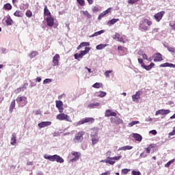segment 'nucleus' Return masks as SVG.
<instances>
[{
    "instance_id": "obj_11",
    "label": "nucleus",
    "mask_w": 175,
    "mask_h": 175,
    "mask_svg": "<svg viewBox=\"0 0 175 175\" xmlns=\"http://www.w3.org/2000/svg\"><path fill=\"white\" fill-rule=\"evenodd\" d=\"M140 95H143V91H138L132 96L133 102H139L140 100Z\"/></svg>"
},
{
    "instance_id": "obj_62",
    "label": "nucleus",
    "mask_w": 175,
    "mask_h": 175,
    "mask_svg": "<svg viewBox=\"0 0 175 175\" xmlns=\"http://www.w3.org/2000/svg\"><path fill=\"white\" fill-rule=\"evenodd\" d=\"M36 81H38V83H40V81H42V78H40V77H37Z\"/></svg>"
},
{
    "instance_id": "obj_28",
    "label": "nucleus",
    "mask_w": 175,
    "mask_h": 175,
    "mask_svg": "<svg viewBox=\"0 0 175 175\" xmlns=\"http://www.w3.org/2000/svg\"><path fill=\"white\" fill-rule=\"evenodd\" d=\"M6 25H12L13 24V20L12 19V17L10 16H8L7 17V19L5 21Z\"/></svg>"
},
{
    "instance_id": "obj_51",
    "label": "nucleus",
    "mask_w": 175,
    "mask_h": 175,
    "mask_svg": "<svg viewBox=\"0 0 175 175\" xmlns=\"http://www.w3.org/2000/svg\"><path fill=\"white\" fill-rule=\"evenodd\" d=\"M138 62H139V64H141L142 68H143V66H144L145 64H144V62H143V59L138 58Z\"/></svg>"
},
{
    "instance_id": "obj_34",
    "label": "nucleus",
    "mask_w": 175,
    "mask_h": 175,
    "mask_svg": "<svg viewBox=\"0 0 175 175\" xmlns=\"http://www.w3.org/2000/svg\"><path fill=\"white\" fill-rule=\"evenodd\" d=\"M92 87L93 88H102V87H103V83L96 82L92 85Z\"/></svg>"
},
{
    "instance_id": "obj_21",
    "label": "nucleus",
    "mask_w": 175,
    "mask_h": 175,
    "mask_svg": "<svg viewBox=\"0 0 175 175\" xmlns=\"http://www.w3.org/2000/svg\"><path fill=\"white\" fill-rule=\"evenodd\" d=\"M71 154L75 157L73 159H71V162H75L80 159V153H79L78 152H72Z\"/></svg>"
},
{
    "instance_id": "obj_29",
    "label": "nucleus",
    "mask_w": 175,
    "mask_h": 175,
    "mask_svg": "<svg viewBox=\"0 0 175 175\" xmlns=\"http://www.w3.org/2000/svg\"><path fill=\"white\" fill-rule=\"evenodd\" d=\"M82 13L83 16L87 17V18H88L89 20L92 18V15H91V14H90V12H88L87 10L82 11Z\"/></svg>"
},
{
    "instance_id": "obj_54",
    "label": "nucleus",
    "mask_w": 175,
    "mask_h": 175,
    "mask_svg": "<svg viewBox=\"0 0 175 175\" xmlns=\"http://www.w3.org/2000/svg\"><path fill=\"white\" fill-rule=\"evenodd\" d=\"M93 13H95L96 12H99V8L96 7V6H94L92 8V9Z\"/></svg>"
},
{
    "instance_id": "obj_57",
    "label": "nucleus",
    "mask_w": 175,
    "mask_h": 175,
    "mask_svg": "<svg viewBox=\"0 0 175 175\" xmlns=\"http://www.w3.org/2000/svg\"><path fill=\"white\" fill-rule=\"evenodd\" d=\"M132 174H133V175H140V172H139V171H135V170H133V171H132Z\"/></svg>"
},
{
    "instance_id": "obj_53",
    "label": "nucleus",
    "mask_w": 175,
    "mask_h": 175,
    "mask_svg": "<svg viewBox=\"0 0 175 175\" xmlns=\"http://www.w3.org/2000/svg\"><path fill=\"white\" fill-rule=\"evenodd\" d=\"M160 68H167L169 66V63H164L161 64L160 66Z\"/></svg>"
},
{
    "instance_id": "obj_41",
    "label": "nucleus",
    "mask_w": 175,
    "mask_h": 175,
    "mask_svg": "<svg viewBox=\"0 0 175 175\" xmlns=\"http://www.w3.org/2000/svg\"><path fill=\"white\" fill-rule=\"evenodd\" d=\"M106 44H100L96 46V50H103V49H105V47H106Z\"/></svg>"
},
{
    "instance_id": "obj_26",
    "label": "nucleus",
    "mask_w": 175,
    "mask_h": 175,
    "mask_svg": "<svg viewBox=\"0 0 175 175\" xmlns=\"http://www.w3.org/2000/svg\"><path fill=\"white\" fill-rule=\"evenodd\" d=\"M133 137H134L135 140H136L137 142H142L143 137L137 133H134Z\"/></svg>"
},
{
    "instance_id": "obj_20",
    "label": "nucleus",
    "mask_w": 175,
    "mask_h": 175,
    "mask_svg": "<svg viewBox=\"0 0 175 175\" xmlns=\"http://www.w3.org/2000/svg\"><path fill=\"white\" fill-rule=\"evenodd\" d=\"M17 144V139L16 137V133H13L12 134L11 139H10V144L11 146H16Z\"/></svg>"
},
{
    "instance_id": "obj_38",
    "label": "nucleus",
    "mask_w": 175,
    "mask_h": 175,
    "mask_svg": "<svg viewBox=\"0 0 175 175\" xmlns=\"http://www.w3.org/2000/svg\"><path fill=\"white\" fill-rule=\"evenodd\" d=\"M3 8L5 10H12V5L8 3L3 5Z\"/></svg>"
},
{
    "instance_id": "obj_60",
    "label": "nucleus",
    "mask_w": 175,
    "mask_h": 175,
    "mask_svg": "<svg viewBox=\"0 0 175 175\" xmlns=\"http://www.w3.org/2000/svg\"><path fill=\"white\" fill-rule=\"evenodd\" d=\"M170 25L171 26L172 29L175 30V23H170Z\"/></svg>"
},
{
    "instance_id": "obj_55",
    "label": "nucleus",
    "mask_w": 175,
    "mask_h": 175,
    "mask_svg": "<svg viewBox=\"0 0 175 175\" xmlns=\"http://www.w3.org/2000/svg\"><path fill=\"white\" fill-rule=\"evenodd\" d=\"M175 135V126H174L172 132L169 133L168 135L170 136H174Z\"/></svg>"
},
{
    "instance_id": "obj_58",
    "label": "nucleus",
    "mask_w": 175,
    "mask_h": 175,
    "mask_svg": "<svg viewBox=\"0 0 175 175\" xmlns=\"http://www.w3.org/2000/svg\"><path fill=\"white\" fill-rule=\"evenodd\" d=\"M142 57L144 58V59H146V61L147 59H148V56H147V54L146 53L142 54Z\"/></svg>"
},
{
    "instance_id": "obj_50",
    "label": "nucleus",
    "mask_w": 175,
    "mask_h": 175,
    "mask_svg": "<svg viewBox=\"0 0 175 175\" xmlns=\"http://www.w3.org/2000/svg\"><path fill=\"white\" fill-rule=\"evenodd\" d=\"M77 2H78L79 5H80V6H84L85 1H84V0H77Z\"/></svg>"
},
{
    "instance_id": "obj_43",
    "label": "nucleus",
    "mask_w": 175,
    "mask_h": 175,
    "mask_svg": "<svg viewBox=\"0 0 175 175\" xmlns=\"http://www.w3.org/2000/svg\"><path fill=\"white\" fill-rule=\"evenodd\" d=\"M25 15H26V17L31 18V17H32V12L29 10H27L25 13Z\"/></svg>"
},
{
    "instance_id": "obj_4",
    "label": "nucleus",
    "mask_w": 175,
    "mask_h": 175,
    "mask_svg": "<svg viewBox=\"0 0 175 175\" xmlns=\"http://www.w3.org/2000/svg\"><path fill=\"white\" fill-rule=\"evenodd\" d=\"M56 118L59 121H66L67 122H72V119H70V116L66 113H64V112L60 113L56 116Z\"/></svg>"
},
{
    "instance_id": "obj_3",
    "label": "nucleus",
    "mask_w": 175,
    "mask_h": 175,
    "mask_svg": "<svg viewBox=\"0 0 175 175\" xmlns=\"http://www.w3.org/2000/svg\"><path fill=\"white\" fill-rule=\"evenodd\" d=\"M85 135V132L81 131L77 133L73 139V142L75 144L81 143L83 140H84V135Z\"/></svg>"
},
{
    "instance_id": "obj_46",
    "label": "nucleus",
    "mask_w": 175,
    "mask_h": 175,
    "mask_svg": "<svg viewBox=\"0 0 175 175\" xmlns=\"http://www.w3.org/2000/svg\"><path fill=\"white\" fill-rule=\"evenodd\" d=\"M139 1H140V0H128V3H129V5H134V3H136Z\"/></svg>"
},
{
    "instance_id": "obj_13",
    "label": "nucleus",
    "mask_w": 175,
    "mask_h": 175,
    "mask_svg": "<svg viewBox=\"0 0 175 175\" xmlns=\"http://www.w3.org/2000/svg\"><path fill=\"white\" fill-rule=\"evenodd\" d=\"M154 57V62H161V61H163V57L162 56V54L158 53H154L153 55Z\"/></svg>"
},
{
    "instance_id": "obj_2",
    "label": "nucleus",
    "mask_w": 175,
    "mask_h": 175,
    "mask_svg": "<svg viewBox=\"0 0 175 175\" xmlns=\"http://www.w3.org/2000/svg\"><path fill=\"white\" fill-rule=\"evenodd\" d=\"M152 25V22L147 18H144L139 22V29L143 31H148V27Z\"/></svg>"
},
{
    "instance_id": "obj_16",
    "label": "nucleus",
    "mask_w": 175,
    "mask_h": 175,
    "mask_svg": "<svg viewBox=\"0 0 175 175\" xmlns=\"http://www.w3.org/2000/svg\"><path fill=\"white\" fill-rule=\"evenodd\" d=\"M111 122L113 124H116L117 125H120V124H122L123 121L121 118L116 117V118H111Z\"/></svg>"
},
{
    "instance_id": "obj_40",
    "label": "nucleus",
    "mask_w": 175,
    "mask_h": 175,
    "mask_svg": "<svg viewBox=\"0 0 175 175\" xmlns=\"http://www.w3.org/2000/svg\"><path fill=\"white\" fill-rule=\"evenodd\" d=\"M99 103H91V104H90L88 106V107L89 108V109H94V107H98V106H99Z\"/></svg>"
},
{
    "instance_id": "obj_47",
    "label": "nucleus",
    "mask_w": 175,
    "mask_h": 175,
    "mask_svg": "<svg viewBox=\"0 0 175 175\" xmlns=\"http://www.w3.org/2000/svg\"><path fill=\"white\" fill-rule=\"evenodd\" d=\"M168 51H170V53H175V48L173 46H167V47Z\"/></svg>"
},
{
    "instance_id": "obj_37",
    "label": "nucleus",
    "mask_w": 175,
    "mask_h": 175,
    "mask_svg": "<svg viewBox=\"0 0 175 175\" xmlns=\"http://www.w3.org/2000/svg\"><path fill=\"white\" fill-rule=\"evenodd\" d=\"M109 161H120L121 158H122V156H117L114 157H107Z\"/></svg>"
},
{
    "instance_id": "obj_18",
    "label": "nucleus",
    "mask_w": 175,
    "mask_h": 175,
    "mask_svg": "<svg viewBox=\"0 0 175 175\" xmlns=\"http://www.w3.org/2000/svg\"><path fill=\"white\" fill-rule=\"evenodd\" d=\"M111 12V8H108L107 10H106L105 11L99 14L98 20H102V18H103V17L106 16V14H109V13H110Z\"/></svg>"
},
{
    "instance_id": "obj_9",
    "label": "nucleus",
    "mask_w": 175,
    "mask_h": 175,
    "mask_svg": "<svg viewBox=\"0 0 175 175\" xmlns=\"http://www.w3.org/2000/svg\"><path fill=\"white\" fill-rule=\"evenodd\" d=\"M163 16H165V11H161L154 15V18L157 21V23H159L161 20H162Z\"/></svg>"
},
{
    "instance_id": "obj_64",
    "label": "nucleus",
    "mask_w": 175,
    "mask_h": 175,
    "mask_svg": "<svg viewBox=\"0 0 175 175\" xmlns=\"http://www.w3.org/2000/svg\"><path fill=\"white\" fill-rule=\"evenodd\" d=\"M118 51H122V46H118Z\"/></svg>"
},
{
    "instance_id": "obj_33",
    "label": "nucleus",
    "mask_w": 175,
    "mask_h": 175,
    "mask_svg": "<svg viewBox=\"0 0 175 175\" xmlns=\"http://www.w3.org/2000/svg\"><path fill=\"white\" fill-rule=\"evenodd\" d=\"M154 147H155L154 146V144H151L147 148H145L146 154H150V152H151V149L154 148Z\"/></svg>"
},
{
    "instance_id": "obj_23",
    "label": "nucleus",
    "mask_w": 175,
    "mask_h": 175,
    "mask_svg": "<svg viewBox=\"0 0 175 175\" xmlns=\"http://www.w3.org/2000/svg\"><path fill=\"white\" fill-rule=\"evenodd\" d=\"M51 122H41L38 124L39 128H45V126H50Z\"/></svg>"
},
{
    "instance_id": "obj_30",
    "label": "nucleus",
    "mask_w": 175,
    "mask_h": 175,
    "mask_svg": "<svg viewBox=\"0 0 175 175\" xmlns=\"http://www.w3.org/2000/svg\"><path fill=\"white\" fill-rule=\"evenodd\" d=\"M14 16H15V17H23L24 16V14L20 10H16L14 13Z\"/></svg>"
},
{
    "instance_id": "obj_12",
    "label": "nucleus",
    "mask_w": 175,
    "mask_h": 175,
    "mask_svg": "<svg viewBox=\"0 0 175 175\" xmlns=\"http://www.w3.org/2000/svg\"><path fill=\"white\" fill-rule=\"evenodd\" d=\"M56 107L58 109L59 113H64V103L61 100H56Z\"/></svg>"
},
{
    "instance_id": "obj_25",
    "label": "nucleus",
    "mask_w": 175,
    "mask_h": 175,
    "mask_svg": "<svg viewBox=\"0 0 175 175\" xmlns=\"http://www.w3.org/2000/svg\"><path fill=\"white\" fill-rule=\"evenodd\" d=\"M154 66H155V64L152 62L149 66H146V64L144 65L142 68H144V69H146V70H151V69H152Z\"/></svg>"
},
{
    "instance_id": "obj_14",
    "label": "nucleus",
    "mask_w": 175,
    "mask_h": 175,
    "mask_svg": "<svg viewBox=\"0 0 175 175\" xmlns=\"http://www.w3.org/2000/svg\"><path fill=\"white\" fill-rule=\"evenodd\" d=\"M59 54H56L53 58V66H58L59 65Z\"/></svg>"
},
{
    "instance_id": "obj_35",
    "label": "nucleus",
    "mask_w": 175,
    "mask_h": 175,
    "mask_svg": "<svg viewBox=\"0 0 175 175\" xmlns=\"http://www.w3.org/2000/svg\"><path fill=\"white\" fill-rule=\"evenodd\" d=\"M117 21H120V19H118V18H113V19L109 21L108 24L109 25H114V24H116V23H117Z\"/></svg>"
},
{
    "instance_id": "obj_15",
    "label": "nucleus",
    "mask_w": 175,
    "mask_h": 175,
    "mask_svg": "<svg viewBox=\"0 0 175 175\" xmlns=\"http://www.w3.org/2000/svg\"><path fill=\"white\" fill-rule=\"evenodd\" d=\"M105 117H117V113L112 111L110 109H107L105 113Z\"/></svg>"
},
{
    "instance_id": "obj_17",
    "label": "nucleus",
    "mask_w": 175,
    "mask_h": 175,
    "mask_svg": "<svg viewBox=\"0 0 175 175\" xmlns=\"http://www.w3.org/2000/svg\"><path fill=\"white\" fill-rule=\"evenodd\" d=\"M113 39L115 40H118V42H120L122 43H125V41L124 40V38L121 37V35L118 33H116L115 35L113 37Z\"/></svg>"
},
{
    "instance_id": "obj_6",
    "label": "nucleus",
    "mask_w": 175,
    "mask_h": 175,
    "mask_svg": "<svg viewBox=\"0 0 175 175\" xmlns=\"http://www.w3.org/2000/svg\"><path fill=\"white\" fill-rule=\"evenodd\" d=\"M16 103L20 107H24L28 102L27 101V97L25 96H18L16 98Z\"/></svg>"
},
{
    "instance_id": "obj_1",
    "label": "nucleus",
    "mask_w": 175,
    "mask_h": 175,
    "mask_svg": "<svg viewBox=\"0 0 175 175\" xmlns=\"http://www.w3.org/2000/svg\"><path fill=\"white\" fill-rule=\"evenodd\" d=\"M44 159H49V161H51V162H57L58 163H64V159L57 154L53 156L44 154Z\"/></svg>"
},
{
    "instance_id": "obj_61",
    "label": "nucleus",
    "mask_w": 175,
    "mask_h": 175,
    "mask_svg": "<svg viewBox=\"0 0 175 175\" xmlns=\"http://www.w3.org/2000/svg\"><path fill=\"white\" fill-rule=\"evenodd\" d=\"M168 68H175V64L168 63Z\"/></svg>"
},
{
    "instance_id": "obj_7",
    "label": "nucleus",
    "mask_w": 175,
    "mask_h": 175,
    "mask_svg": "<svg viewBox=\"0 0 175 175\" xmlns=\"http://www.w3.org/2000/svg\"><path fill=\"white\" fill-rule=\"evenodd\" d=\"M95 122V119L93 118H85L82 120H79L76 126H80V125H83L84 124H87V122H91L92 124Z\"/></svg>"
},
{
    "instance_id": "obj_31",
    "label": "nucleus",
    "mask_w": 175,
    "mask_h": 175,
    "mask_svg": "<svg viewBox=\"0 0 175 175\" xmlns=\"http://www.w3.org/2000/svg\"><path fill=\"white\" fill-rule=\"evenodd\" d=\"M100 162L103 163H109V165H114V163H116L115 161H111L110 159L101 160Z\"/></svg>"
},
{
    "instance_id": "obj_39",
    "label": "nucleus",
    "mask_w": 175,
    "mask_h": 175,
    "mask_svg": "<svg viewBox=\"0 0 175 175\" xmlns=\"http://www.w3.org/2000/svg\"><path fill=\"white\" fill-rule=\"evenodd\" d=\"M38 51H33L29 55V58H35L36 55H38Z\"/></svg>"
},
{
    "instance_id": "obj_5",
    "label": "nucleus",
    "mask_w": 175,
    "mask_h": 175,
    "mask_svg": "<svg viewBox=\"0 0 175 175\" xmlns=\"http://www.w3.org/2000/svg\"><path fill=\"white\" fill-rule=\"evenodd\" d=\"M90 50H91V49H90V47L86 46L85 48V51H81L79 54L75 53L74 55L75 59H78V61H80V58H83V55H86V54H88L90 52Z\"/></svg>"
},
{
    "instance_id": "obj_45",
    "label": "nucleus",
    "mask_w": 175,
    "mask_h": 175,
    "mask_svg": "<svg viewBox=\"0 0 175 175\" xmlns=\"http://www.w3.org/2000/svg\"><path fill=\"white\" fill-rule=\"evenodd\" d=\"M106 95H107V93H106L105 92H103V91H100V94H98V96L100 98H105V96H106Z\"/></svg>"
},
{
    "instance_id": "obj_49",
    "label": "nucleus",
    "mask_w": 175,
    "mask_h": 175,
    "mask_svg": "<svg viewBox=\"0 0 175 175\" xmlns=\"http://www.w3.org/2000/svg\"><path fill=\"white\" fill-rule=\"evenodd\" d=\"M136 124H140V122H139V121H133V122L129 123V125L130 126H133V125H136Z\"/></svg>"
},
{
    "instance_id": "obj_56",
    "label": "nucleus",
    "mask_w": 175,
    "mask_h": 175,
    "mask_svg": "<svg viewBox=\"0 0 175 175\" xmlns=\"http://www.w3.org/2000/svg\"><path fill=\"white\" fill-rule=\"evenodd\" d=\"M80 44L82 47H85V46H90V42H81Z\"/></svg>"
},
{
    "instance_id": "obj_44",
    "label": "nucleus",
    "mask_w": 175,
    "mask_h": 175,
    "mask_svg": "<svg viewBox=\"0 0 175 175\" xmlns=\"http://www.w3.org/2000/svg\"><path fill=\"white\" fill-rule=\"evenodd\" d=\"M129 172H131V169H122V174H128L129 173Z\"/></svg>"
},
{
    "instance_id": "obj_52",
    "label": "nucleus",
    "mask_w": 175,
    "mask_h": 175,
    "mask_svg": "<svg viewBox=\"0 0 175 175\" xmlns=\"http://www.w3.org/2000/svg\"><path fill=\"white\" fill-rule=\"evenodd\" d=\"M51 81H52L51 79H46L44 80L43 83L49 84V83H51Z\"/></svg>"
},
{
    "instance_id": "obj_42",
    "label": "nucleus",
    "mask_w": 175,
    "mask_h": 175,
    "mask_svg": "<svg viewBox=\"0 0 175 175\" xmlns=\"http://www.w3.org/2000/svg\"><path fill=\"white\" fill-rule=\"evenodd\" d=\"M174 162H175V159H173L170 161H169L165 165V167H170V165H172V163H174Z\"/></svg>"
},
{
    "instance_id": "obj_8",
    "label": "nucleus",
    "mask_w": 175,
    "mask_h": 175,
    "mask_svg": "<svg viewBox=\"0 0 175 175\" xmlns=\"http://www.w3.org/2000/svg\"><path fill=\"white\" fill-rule=\"evenodd\" d=\"M90 137L92 139V146H95V144H98V143H99V137H98L97 133H95V134H91Z\"/></svg>"
},
{
    "instance_id": "obj_48",
    "label": "nucleus",
    "mask_w": 175,
    "mask_h": 175,
    "mask_svg": "<svg viewBox=\"0 0 175 175\" xmlns=\"http://www.w3.org/2000/svg\"><path fill=\"white\" fill-rule=\"evenodd\" d=\"M113 71L112 70H107L104 73L105 77H110V73H111Z\"/></svg>"
},
{
    "instance_id": "obj_32",
    "label": "nucleus",
    "mask_w": 175,
    "mask_h": 175,
    "mask_svg": "<svg viewBox=\"0 0 175 175\" xmlns=\"http://www.w3.org/2000/svg\"><path fill=\"white\" fill-rule=\"evenodd\" d=\"M133 148V146H125L120 148L119 150H120L122 151H126V150H132Z\"/></svg>"
},
{
    "instance_id": "obj_36",
    "label": "nucleus",
    "mask_w": 175,
    "mask_h": 175,
    "mask_svg": "<svg viewBox=\"0 0 175 175\" xmlns=\"http://www.w3.org/2000/svg\"><path fill=\"white\" fill-rule=\"evenodd\" d=\"M104 32H105V30H100L99 31H96L94 34L90 36V38H94L95 36H98V35H102V33H103Z\"/></svg>"
},
{
    "instance_id": "obj_27",
    "label": "nucleus",
    "mask_w": 175,
    "mask_h": 175,
    "mask_svg": "<svg viewBox=\"0 0 175 175\" xmlns=\"http://www.w3.org/2000/svg\"><path fill=\"white\" fill-rule=\"evenodd\" d=\"M44 16H49V17L51 16V12L49 10L47 5H45L44 8Z\"/></svg>"
},
{
    "instance_id": "obj_24",
    "label": "nucleus",
    "mask_w": 175,
    "mask_h": 175,
    "mask_svg": "<svg viewBox=\"0 0 175 175\" xmlns=\"http://www.w3.org/2000/svg\"><path fill=\"white\" fill-rule=\"evenodd\" d=\"M16 107V100H13L10 105V109L9 111L10 113H13V110L14 109V108Z\"/></svg>"
},
{
    "instance_id": "obj_63",
    "label": "nucleus",
    "mask_w": 175,
    "mask_h": 175,
    "mask_svg": "<svg viewBox=\"0 0 175 175\" xmlns=\"http://www.w3.org/2000/svg\"><path fill=\"white\" fill-rule=\"evenodd\" d=\"M150 133H152V135H157V131L155 130L150 131Z\"/></svg>"
},
{
    "instance_id": "obj_22",
    "label": "nucleus",
    "mask_w": 175,
    "mask_h": 175,
    "mask_svg": "<svg viewBox=\"0 0 175 175\" xmlns=\"http://www.w3.org/2000/svg\"><path fill=\"white\" fill-rule=\"evenodd\" d=\"M27 85H28V83H25L23 87L15 90V94H20V92H22V91H25V90H27Z\"/></svg>"
},
{
    "instance_id": "obj_19",
    "label": "nucleus",
    "mask_w": 175,
    "mask_h": 175,
    "mask_svg": "<svg viewBox=\"0 0 175 175\" xmlns=\"http://www.w3.org/2000/svg\"><path fill=\"white\" fill-rule=\"evenodd\" d=\"M48 27H53L54 25V18L48 16L46 19Z\"/></svg>"
},
{
    "instance_id": "obj_59",
    "label": "nucleus",
    "mask_w": 175,
    "mask_h": 175,
    "mask_svg": "<svg viewBox=\"0 0 175 175\" xmlns=\"http://www.w3.org/2000/svg\"><path fill=\"white\" fill-rule=\"evenodd\" d=\"M27 166H32V165H33V161H27Z\"/></svg>"
},
{
    "instance_id": "obj_10",
    "label": "nucleus",
    "mask_w": 175,
    "mask_h": 175,
    "mask_svg": "<svg viewBox=\"0 0 175 175\" xmlns=\"http://www.w3.org/2000/svg\"><path fill=\"white\" fill-rule=\"evenodd\" d=\"M170 113V109H159L155 112V116H167V114H169Z\"/></svg>"
}]
</instances>
